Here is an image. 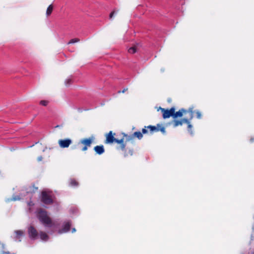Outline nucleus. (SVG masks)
<instances>
[{
	"instance_id": "nucleus-32",
	"label": "nucleus",
	"mask_w": 254,
	"mask_h": 254,
	"mask_svg": "<svg viewBox=\"0 0 254 254\" xmlns=\"http://www.w3.org/2000/svg\"><path fill=\"white\" fill-rule=\"evenodd\" d=\"M60 126L59 125H57L56 127H59Z\"/></svg>"
},
{
	"instance_id": "nucleus-4",
	"label": "nucleus",
	"mask_w": 254,
	"mask_h": 254,
	"mask_svg": "<svg viewBox=\"0 0 254 254\" xmlns=\"http://www.w3.org/2000/svg\"><path fill=\"white\" fill-rule=\"evenodd\" d=\"M148 132L147 129L145 128L142 129V132L135 131L131 135H127L125 133H123L124 137L126 139V142L127 141H132L135 137L137 138L138 139H141L143 137V134H146Z\"/></svg>"
},
{
	"instance_id": "nucleus-25",
	"label": "nucleus",
	"mask_w": 254,
	"mask_h": 254,
	"mask_svg": "<svg viewBox=\"0 0 254 254\" xmlns=\"http://www.w3.org/2000/svg\"><path fill=\"white\" fill-rule=\"evenodd\" d=\"M128 90L127 88H124L122 91H119L118 92V93H124L125 92H126Z\"/></svg>"
},
{
	"instance_id": "nucleus-27",
	"label": "nucleus",
	"mask_w": 254,
	"mask_h": 254,
	"mask_svg": "<svg viewBox=\"0 0 254 254\" xmlns=\"http://www.w3.org/2000/svg\"><path fill=\"white\" fill-rule=\"evenodd\" d=\"M43 160V157L42 156H39L38 158H37V161L38 162H40V161H42Z\"/></svg>"
},
{
	"instance_id": "nucleus-19",
	"label": "nucleus",
	"mask_w": 254,
	"mask_h": 254,
	"mask_svg": "<svg viewBox=\"0 0 254 254\" xmlns=\"http://www.w3.org/2000/svg\"><path fill=\"white\" fill-rule=\"evenodd\" d=\"M69 184L72 187H76L78 186V183L75 179H71Z\"/></svg>"
},
{
	"instance_id": "nucleus-30",
	"label": "nucleus",
	"mask_w": 254,
	"mask_h": 254,
	"mask_svg": "<svg viewBox=\"0 0 254 254\" xmlns=\"http://www.w3.org/2000/svg\"><path fill=\"white\" fill-rule=\"evenodd\" d=\"M129 153H130V154L131 155H132V150H129Z\"/></svg>"
},
{
	"instance_id": "nucleus-1",
	"label": "nucleus",
	"mask_w": 254,
	"mask_h": 254,
	"mask_svg": "<svg viewBox=\"0 0 254 254\" xmlns=\"http://www.w3.org/2000/svg\"><path fill=\"white\" fill-rule=\"evenodd\" d=\"M115 133H113L112 131H110L105 135L106 139L104 141L105 144H113L115 142L119 145L117 147V149L125 151L126 150V143L125 142V137L123 135V137L121 139L115 138Z\"/></svg>"
},
{
	"instance_id": "nucleus-22",
	"label": "nucleus",
	"mask_w": 254,
	"mask_h": 254,
	"mask_svg": "<svg viewBox=\"0 0 254 254\" xmlns=\"http://www.w3.org/2000/svg\"><path fill=\"white\" fill-rule=\"evenodd\" d=\"M48 103L49 101L47 100H41L40 102V104L44 106H46L48 105Z\"/></svg>"
},
{
	"instance_id": "nucleus-21",
	"label": "nucleus",
	"mask_w": 254,
	"mask_h": 254,
	"mask_svg": "<svg viewBox=\"0 0 254 254\" xmlns=\"http://www.w3.org/2000/svg\"><path fill=\"white\" fill-rule=\"evenodd\" d=\"M80 41V39L78 38H74L71 39L68 43V44H73Z\"/></svg>"
},
{
	"instance_id": "nucleus-28",
	"label": "nucleus",
	"mask_w": 254,
	"mask_h": 254,
	"mask_svg": "<svg viewBox=\"0 0 254 254\" xmlns=\"http://www.w3.org/2000/svg\"><path fill=\"white\" fill-rule=\"evenodd\" d=\"M2 254H10V253L9 252H3Z\"/></svg>"
},
{
	"instance_id": "nucleus-3",
	"label": "nucleus",
	"mask_w": 254,
	"mask_h": 254,
	"mask_svg": "<svg viewBox=\"0 0 254 254\" xmlns=\"http://www.w3.org/2000/svg\"><path fill=\"white\" fill-rule=\"evenodd\" d=\"M188 114V117H190V119H192L193 117V108H190L188 110L184 108L180 109L178 111L174 112L173 119H175L178 118H181L183 115Z\"/></svg>"
},
{
	"instance_id": "nucleus-10",
	"label": "nucleus",
	"mask_w": 254,
	"mask_h": 254,
	"mask_svg": "<svg viewBox=\"0 0 254 254\" xmlns=\"http://www.w3.org/2000/svg\"><path fill=\"white\" fill-rule=\"evenodd\" d=\"M72 140L69 138L60 139L58 141L59 146L61 148H67L71 144Z\"/></svg>"
},
{
	"instance_id": "nucleus-7",
	"label": "nucleus",
	"mask_w": 254,
	"mask_h": 254,
	"mask_svg": "<svg viewBox=\"0 0 254 254\" xmlns=\"http://www.w3.org/2000/svg\"><path fill=\"white\" fill-rule=\"evenodd\" d=\"M144 128L146 129H149L151 133H153L154 132H158L159 131H160L163 134H165L166 133L165 127L159 124H157L156 126L151 125L146 127L145 126Z\"/></svg>"
},
{
	"instance_id": "nucleus-23",
	"label": "nucleus",
	"mask_w": 254,
	"mask_h": 254,
	"mask_svg": "<svg viewBox=\"0 0 254 254\" xmlns=\"http://www.w3.org/2000/svg\"><path fill=\"white\" fill-rule=\"evenodd\" d=\"M72 82L71 79H67L65 80V84L66 86L69 85Z\"/></svg>"
},
{
	"instance_id": "nucleus-15",
	"label": "nucleus",
	"mask_w": 254,
	"mask_h": 254,
	"mask_svg": "<svg viewBox=\"0 0 254 254\" xmlns=\"http://www.w3.org/2000/svg\"><path fill=\"white\" fill-rule=\"evenodd\" d=\"M40 237L42 240L47 241L49 238L48 235L44 232L41 231L40 232Z\"/></svg>"
},
{
	"instance_id": "nucleus-29",
	"label": "nucleus",
	"mask_w": 254,
	"mask_h": 254,
	"mask_svg": "<svg viewBox=\"0 0 254 254\" xmlns=\"http://www.w3.org/2000/svg\"><path fill=\"white\" fill-rule=\"evenodd\" d=\"M250 141L251 142H253L254 141V138H251L250 139Z\"/></svg>"
},
{
	"instance_id": "nucleus-8",
	"label": "nucleus",
	"mask_w": 254,
	"mask_h": 254,
	"mask_svg": "<svg viewBox=\"0 0 254 254\" xmlns=\"http://www.w3.org/2000/svg\"><path fill=\"white\" fill-rule=\"evenodd\" d=\"M160 110L162 113L163 118L165 119L172 117L173 118L174 112L175 111V108L173 107L170 109H165L164 108L159 107Z\"/></svg>"
},
{
	"instance_id": "nucleus-2",
	"label": "nucleus",
	"mask_w": 254,
	"mask_h": 254,
	"mask_svg": "<svg viewBox=\"0 0 254 254\" xmlns=\"http://www.w3.org/2000/svg\"><path fill=\"white\" fill-rule=\"evenodd\" d=\"M37 217L39 221L45 226L49 227L52 226V220L48 215L46 210L42 209H40L38 212Z\"/></svg>"
},
{
	"instance_id": "nucleus-26",
	"label": "nucleus",
	"mask_w": 254,
	"mask_h": 254,
	"mask_svg": "<svg viewBox=\"0 0 254 254\" xmlns=\"http://www.w3.org/2000/svg\"><path fill=\"white\" fill-rule=\"evenodd\" d=\"M115 13H116V11L115 10L112 11L111 12V13L110 14V16H109L110 18H112L113 17V16Z\"/></svg>"
},
{
	"instance_id": "nucleus-24",
	"label": "nucleus",
	"mask_w": 254,
	"mask_h": 254,
	"mask_svg": "<svg viewBox=\"0 0 254 254\" xmlns=\"http://www.w3.org/2000/svg\"><path fill=\"white\" fill-rule=\"evenodd\" d=\"M196 118H197V119H201V113H200L199 111H196Z\"/></svg>"
},
{
	"instance_id": "nucleus-13",
	"label": "nucleus",
	"mask_w": 254,
	"mask_h": 254,
	"mask_svg": "<svg viewBox=\"0 0 254 254\" xmlns=\"http://www.w3.org/2000/svg\"><path fill=\"white\" fill-rule=\"evenodd\" d=\"M94 150L96 153L99 155H101L105 152V149L103 145L95 146Z\"/></svg>"
},
{
	"instance_id": "nucleus-11",
	"label": "nucleus",
	"mask_w": 254,
	"mask_h": 254,
	"mask_svg": "<svg viewBox=\"0 0 254 254\" xmlns=\"http://www.w3.org/2000/svg\"><path fill=\"white\" fill-rule=\"evenodd\" d=\"M187 117H186L185 118L182 119L181 120H177L176 119H174L172 122V124L174 127H177L179 126H182L185 122H187Z\"/></svg>"
},
{
	"instance_id": "nucleus-9",
	"label": "nucleus",
	"mask_w": 254,
	"mask_h": 254,
	"mask_svg": "<svg viewBox=\"0 0 254 254\" xmlns=\"http://www.w3.org/2000/svg\"><path fill=\"white\" fill-rule=\"evenodd\" d=\"M28 232L29 236L31 239L34 240L37 238L38 234V231L34 226H29L28 229Z\"/></svg>"
},
{
	"instance_id": "nucleus-14",
	"label": "nucleus",
	"mask_w": 254,
	"mask_h": 254,
	"mask_svg": "<svg viewBox=\"0 0 254 254\" xmlns=\"http://www.w3.org/2000/svg\"><path fill=\"white\" fill-rule=\"evenodd\" d=\"M71 226V223L69 222H68L65 224L63 228L61 230H60L59 232V233H65L69 231Z\"/></svg>"
},
{
	"instance_id": "nucleus-31",
	"label": "nucleus",
	"mask_w": 254,
	"mask_h": 254,
	"mask_svg": "<svg viewBox=\"0 0 254 254\" xmlns=\"http://www.w3.org/2000/svg\"><path fill=\"white\" fill-rule=\"evenodd\" d=\"M75 231V228H73L72 229V232H74Z\"/></svg>"
},
{
	"instance_id": "nucleus-5",
	"label": "nucleus",
	"mask_w": 254,
	"mask_h": 254,
	"mask_svg": "<svg viewBox=\"0 0 254 254\" xmlns=\"http://www.w3.org/2000/svg\"><path fill=\"white\" fill-rule=\"evenodd\" d=\"M94 140V137L84 138L80 139L78 142V144L81 145V150L85 151L88 148L91 146Z\"/></svg>"
},
{
	"instance_id": "nucleus-12",
	"label": "nucleus",
	"mask_w": 254,
	"mask_h": 254,
	"mask_svg": "<svg viewBox=\"0 0 254 254\" xmlns=\"http://www.w3.org/2000/svg\"><path fill=\"white\" fill-rule=\"evenodd\" d=\"M25 190L27 193H33L38 190V188L33 184L31 186L26 187Z\"/></svg>"
},
{
	"instance_id": "nucleus-16",
	"label": "nucleus",
	"mask_w": 254,
	"mask_h": 254,
	"mask_svg": "<svg viewBox=\"0 0 254 254\" xmlns=\"http://www.w3.org/2000/svg\"><path fill=\"white\" fill-rule=\"evenodd\" d=\"M187 117V122H185V123L187 124L188 125V129L189 132H190L191 133H192L191 129L192 127V125L190 124V120L192 119H190V117Z\"/></svg>"
},
{
	"instance_id": "nucleus-20",
	"label": "nucleus",
	"mask_w": 254,
	"mask_h": 254,
	"mask_svg": "<svg viewBox=\"0 0 254 254\" xmlns=\"http://www.w3.org/2000/svg\"><path fill=\"white\" fill-rule=\"evenodd\" d=\"M15 233L16 234V237L17 239L20 238V237L22 236L23 235V232L21 230H17L15 231Z\"/></svg>"
},
{
	"instance_id": "nucleus-6",
	"label": "nucleus",
	"mask_w": 254,
	"mask_h": 254,
	"mask_svg": "<svg viewBox=\"0 0 254 254\" xmlns=\"http://www.w3.org/2000/svg\"><path fill=\"white\" fill-rule=\"evenodd\" d=\"M41 201L47 205L53 204V200L50 192L42 191L41 193Z\"/></svg>"
},
{
	"instance_id": "nucleus-18",
	"label": "nucleus",
	"mask_w": 254,
	"mask_h": 254,
	"mask_svg": "<svg viewBox=\"0 0 254 254\" xmlns=\"http://www.w3.org/2000/svg\"><path fill=\"white\" fill-rule=\"evenodd\" d=\"M137 51L136 46H134L133 47H130L128 50V52L130 54H134Z\"/></svg>"
},
{
	"instance_id": "nucleus-17",
	"label": "nucleus",
	"mask_w": 254,
	"mask_h": 254,
	"mask_svg": "<svg viewBox=\"0 0 254 254\" xmlns=\"http://www.w3.org/2000/svg\"><path fill=\"white\" fill-rule=\"evenodd\" d=\"M53 10V5L52 4H50L47 8L46 10V15L47 16H50L52 11Z\"/></svg>"
}]
</instances>
